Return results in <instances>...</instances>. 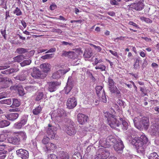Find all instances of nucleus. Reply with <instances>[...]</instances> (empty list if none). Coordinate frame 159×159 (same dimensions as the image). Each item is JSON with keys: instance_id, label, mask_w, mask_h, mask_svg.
Listing matches in <instances>:
<instances>
[{"instance_id": "obj_1", "label": "nucleus", "mask_w": 159, "mask_h": 159, "mask_svg": "<svg viewBox=\"0 0 159 159\" xmlns=\"http://www.w3.org/2000/svg\"><path fill=\"white\" fill-rule=\"evenodd\" d=\"M104 116L107 118L108 124L111 128H115L119 127L121 125V122L123 126V129L125 130L127 129L128 126L127 123L119 116H116L108 111L104 113Z\"/></svg>"}, {"instance_id": "obj_2", "label": "nucleus", "mask_w": 159, "mask_h": 159, "mask_svg": "<svg viewBox=\"0 0 159 159\" xmlns=\"http://www.w3.org/2000/svg\"><path fill=\"white\" fill-rule=\"evenodd\" d=\"M133 122L135 126L140 130H147L150 125L149 118L146 116L140 117L138 116L134 118Z\"/></svg>"}, {"instance_id": "obj_3", "label": "nucleus", "mask_w": 159, "mask_h": 159, "mask_svg": "<svg viewBox=\"0 0 159 159\" xmlns=\"http://www.w3.org/2000/svg\"><path fill=\"white\" fill-rule=\"evenodd\" d=\"M75 125V124L74 122L71 120L66 119L64 127L66 132L69 135L73 136L76 134V131Z\"/></svg>"}, {"instance_id": "obj_4", "label": "nucleus", "mask_w": 159, "mask_h": 159, "mask_svg": "<svg viewBox=\"0 0 159 159\" xmlns=\"http://www.w3.org/2000/svg\"><path fill=\"white\" fill-rule=\"evenodd\" d=\"M110 155L108 150L105 148L99 149L95 157V159H106Z\"/></svg>"}, {"instance_id": "obj_5", "label": "nucleus", "mask_w": 159, "mask_h": 159, "mask_svg": "<svg viewBox=\"0 0 159 159\" xmlns=\"http://www.w3.org/2000/svg\"><path fill=\"white\" fill-rule=\"evenodd\" d=\"M144 1H140L137 2L131 3L129 5V8L136 11H141L144 7Z\"/></svg>"}, {"instance_id": "obj_6", "label": "nucleus", "mask_w": 159, "mask_h": 159, "mask_svg": "<svg viewBox=\"0 0 159 159\" xmlns=\"http://www.w3.org/2000/svg\"><path fill=\"white\" fill-rule=\"evenodd\" d=\"M16 153L18 157L22 159H28L29 157L28 152L25 149L21 148L16 151Z\"/></svg>"}, {"instance_id": "obj_7", "label": "nucleus", "mask_w": 159, "mask_h": 159, "mask_svg": "<svg viewBox=\"0 0 159 159\" xmlns=\"http://www.w3.org/2000/svg\"><path fill=\"white\" fill-rule=\"evenodd\" d=\"M57 148L56 144L49 142L43 148V150L46 153H48L51 151H54Z\"/></svg>"}, {"instance_id": "obj_8", "label": "nucleus", "mask_w": 159, "mask_h": 159, "mask_svg": "<svg viewBox=\"0 0 159 159\" xmlns=\"http://www.w3.org/2000/svg\"><path fill=\"white\" fill-rule=\"evenodd\" d=\"M77 102L75 98H69L66 102V106L69 109H72L76 107Z\"/></svg>"}, {"instance_id": "obj_9", "label": "nucleus", "mask_w": 159, "mask_h": 159, "mask_svg": "<svg viewBox=\"0 0 159 159\" xmlns=\"http://www.w3.org/2000/svg\"><path fill=\"white\" fill-rule=\"evenodd\" d=\"M148 138L144 134H142L140 137L139 138H135L132 141L133 144L134 142H136L138 143H141L142 144H146L148 142Z\"/></svg>"}, {"instance_id": "obj_10", "label": "nucleus", "mask_w": 159, "mask_h": 159, "mask_svg": "<svg viewBox=\"0 0 159 159\" xmlns=\"http://www.w3.org/2000/svg\"><path fill=\"white\" fill-rule=\"evenodd\" d=\"M48 126L49 128L47 130V133L51 139H54L56 134V128L50 124Z\"/></svg>"}, {"instance_id": "obj_11", "label": "nucleus", "mask_w": 159, "mask_h": 159, "mask_svg": "<svg viewBox=\"0 0 159 159\" xmlns=\"http://www.w3.org/2000/svg\"><path fill=\"white\" fill-rule=\"evenodd\" d=\"M61 84L60 82L58 81L51 82L48 83V90L51 92L55 91L57 87L59 86Z\"/></svg>"}, {"instance_id": "obj_12", "label": "nucleus", "mask_w": 159, "mask_h": 159, "mask_svg": "<svg viewBox=\"0 0 159 159\" xmlns=\"http://www.w3.org/2000/svg\"><path fill=\"white\" fill-rule=\"evenodd\" d=\"M77 120L80 124L84 125L87 120L88 116L82 113H79L77 116Z\"/></svg>"}, {"instance_id": "obj_13", "label": "nucleus", "mask_w": 159, "mask_h": 159, "mask_svg": "<svg viewBox=\"0 0 159 159\" xmlns=\"http://www.w3.org/2000/svg\"><path fill=\"white\" fill-rule=\"evenodd\" d=\"M74 82L71 78H68L66 86L64 88L65 93L68 94L71 91L73 86Z\"/></svg>"}, {"instance_id": "obj_14", "label": "nucleus", "mask_w": 159, "mask_h": 159, "mask_svg": "<svg viewBox=\"0 0 159 159\" xmlns=\"http://www.w3.org/2000/svg\"><path fill=\"white\" fill-rule=\"evenodd\" d=\"M31 75L32 77L35 79H43L44 78V77H43L41 71L36 68L33 69Z\"/></svg>"}, {"instance_id": "obj_15", "label": "nucleus", "mask_w": 159, "mask_h": 159, "mask_svg": "<svg viewBox=\"0 0 159 159\" xmlns=\"http://www.w3.org/2000/svg\"><path fill=\"white\" fill-rule=\"evenodd\" d=\"M14 133L16 134V135L17 137L20 142V141H25L26 140L27 136L26 133L24 131H20Z\"/></svg>"}, {"instance_id": "obj_16", "label": "nucleus", "mask_w": 159, "mask_h": 159, "mask_svg": "<svg viewBox=\"0 0 159 159\" xmlns=\"http://www.w3.org/2000/svg\"><path fill=\"white\" fill-rule=\"evenodd\" d=\"M134 144L136 146L138 152L144 154L145 149L144 144L138 143L136 142H134Z\"/></svg>"}, {"instance_id": "obj_17", "label": "nucleus", "mask_w": 159, "mask_h": 159, "mask_svg": "<svg viewBox=\"0 0 159 159\" xmlns=\"http://www.w3.org/2000/svg\"><path fill=\"white\" fill-rule=\"evenodd\" d=\"M7 140L9 143L13 144L18 145L20 143L19 140L16 135L9 137Z\"/></svg>"}, {"instance_id": "obj_18", "label": "nucleus", "mask_w": 159, "mask_h": 159, "mask_svg": "<svg viewBox=\"0 0 159 159\" xmlns=\"http://www.w3.org/2000/svg\"><path fill=\"white\" fill-rule=\"evenodd\" d=\"M114 148L116 151L122 150L124 148V145L123 142L120 140H118L117 143L114 144Z\"/></svg>"}, {"instance_id": "obj_19", "label": "nucleus", "mask_w": 159, "mask_h": 159, "mask_svg": "<svg viewBox=\"0 0 159 159\" xmlns=\"http://www.w3.org/2000/svg\"><path fill=\"white\" fill-rule=\"evenodd\" d=\"M5 116L8 120L14 121L18 118L19 114L17 113H10L6 115Z\"/></svg>"}, {"instance_id": "obj_20", "label": "nucleus", "mask_w": 159, "mask_h": 159, "mask_svg": "<svg viewBox=\"0 0 159 159\" xmlns=\"http://www.w3.org/2000/svg\"><path fill=\"white\" fill-rule=\"evenodd\" d=\"M99 145L103 148H106L110 147V143L107 140V139H102L99 141Z\"/></svg>"}, {"instance_id": "obj_21", "label": "nucleus", "mask_w": 159, "mask_h": 159, "mask_svg": "<svg viewBox=\"0 0 159 159\" xmlns=\"http://www.w3.org/2000/svg\"><path fill=\"white\" fill-rule=\"evenodd\" d=\"M50 64L47 63H45L41 64L40 66V67L43 71L45 73H47L50 70Z\"/></svg>"}, {"instance_id": "obj_22", "label": "nucleus", "mask_w": 159, "mask_h": 159, "mask_svg": "<svg viewBox=\"0 0 159 159\" xmlns=\"http://www.w3.org/2000/svg\"><path fill=\"white\" fill-rule=\"evenodd\" d=\"M69 156L68 153L64 151L59 152L58 159H69Z\"/></svg>"}, {"instance_id": "obj_23", "label": "nucleus", "mask_w": 159, "mask_h": 159, "mask_svg": "<svg viewBox=\"0 0 159 159\" xmlns=\"http://www.w3.org/2000/svg\"><path fill=\"white\" fill-rule=\"evenodd\" d=\"M11 82V80H9L7 78L2 77L0 76V82L6 83V84H7L5 85L3 88H6L8 87L9 86L8 84Z\"/></svg>"}, {"instance_id": "obj_24", "label": "nucleus", "mask_w": 159, "mask_h": 159, "mask_svg": "<svg viewBox=\"0 0 159 159\" xmlns=\"http://www.w3.org/2000/svg\"><path fill=\"white\" fill-rule=\"evenodd\" d=\"M107 140L109 143H110V146L111 145L114 144L115 143H116V139L111 136L107 137Z\"/></svg>"}, {"instance_id": "obj_25", "label": "nucleus", "mask_w": 159, "mask_h": 159, "mask_svg": "<svg viewBox=\"0 0 159 159\" xmlns=\"http://www.w3.org/2000/svg\"><path fill=\"white\" fill-rule=\"evenodd\" d=\"M20 105V102L16 99H12V103L11 107H19Z\"/></svg>"}, {"instance_id": "obj_26", "label": "nucleus", "mask_w": 159, "mask_h": 159, "mask_svg": "<svg viewBox=\"0 0 159 159\" xmlns=\"http://www.w3.org/2000/svg\"><path fill=\"white\" fill-rule=\"evenodd\" d=\"M10 122L8 120H3L0 121V127L3 128L9 126Z\"/></svg>"}, {"instance_id": "obj_27", "label": "nucleus", "mask_w": 159, "mask_h": 159, "mask_svg": "<svg viewBox=\"0 0 159 159\" xmlns=\"http://www.w3.org/2000/svg\"><path fill=\"white\" fill-rule=\"evenodd\" d=\"M42 110L41 107L40 105H39L33 110L32 112L34 115H37L41 112Z\"/></svg>"}, {"instance_id": "obj_28", "label": "nucleus", "mask_w": 159, "mask_h": 159, "mask_svg": "<svg viewBox=\"0 0 159 159\" xmlns=\"http://www.w3.org/2000/svg\"><path fill=\"white\" fill-rule=\"evenodd\" d=\"M24 58V56L23 55H21L15 57L13 59L15 62H19L22 61Z\"/></svg>"}, {"instance_id": "obj_29", "label": "nucleus", "mask_w": 159, "mask_h": 159, "mask_svg": "<svg viewBox=\"0 0 159 159\" xmlns=\"http://www.w3.org/2000/svg\"><path fill=\"white\" fill-rule=\"evenodd\" d=\"M61 70H58L53 74L52 78L54 79H59L61 77Z\"/></svg>"}, {"instance_id": "obj_30", "label": "nucleus", "mask_w": 159, "mask_h": 159, "mask_svg": "<svg viewBox=\"0 0 159 159\" xmlns=\"http://www.w3.org/2000/svg\"><path fill=\"white\" fill-rule=\"evenodd\" d=\"M135 61L134 65V67L135 69H137L139 67V62L141 60V58L139 57L136 58L135 59Z\"/></svg>"}, {"instance_id": "obj_31", "label": "nucleus", "mask_w": 159, "mask_h": 159, "mask_svg": "<svg viewBox=\"0 0 159 159\" xmlns=\"http://www.w3.org/2000/svg\"><path fill=\"white\" fill-rule=\"evenodd\" d=\"M92 53L88 50H86L85 51L83 54V56L85 58H90L92 55Z\"/></svg>"}, {"instance_id": "obj_32", "label": "nucleus", "mask_w": 159, "mask_h": 159, "mask_svg": "<svg viewBox=\"0 0 159 159\" xmlns=\"http://www.w3.org/2000/svg\"><path fill=\"white\" fill-rule=\"evenodd\" d=\"M102 87L100 86H97L95 88L98 97L101 95V93H102L103 90H102Z\"/></svg>"}, {"instance_id": "obj_33", "label": "nucleus", "mask_w": 159, "mask_h": 159, "mask_svg": "<svg viewBox=\"0 0 159 159\" xmlns=\"http://www.w3.org/2000/svg\"><path fill=\"white\" fill-rule=\"evenodd\" d=\"M99 100L102 102L104 103H106L107 102V98L105 95V93L104 91L103 90L101 96L99 98Z\"/></svg>"}, {"instance_id": "obj_34", "label": "nucleus", "mask_w": 159, "mask_h": 159, "mask_svg": "<svg viewBox=\"0 0 159 159\" xmlns=\"http://www.w3.org/2000/svg\"><path fill=\"white\" fill-rule=\"evenodd\" d=\"M44 94L42 92H39L37 94L35 100L39 101L43 99Z\"/></svg>"}, {"instance_id": "obj_35", "label": "nucleus", "mask_w": 159, "mask_h": 159, "mask_svg": "<svg viewBox=\"0 0 159 159\" xmlns=\"http://www.w3.org/2000/svg\"><path fill=\"white\" fill-rule=\"evenodd\" d=\"M49 138L46 136H45L42 140V143L45 146H46V145L49 143Z\"/></svg>"}, {"instance_id": "obj_36", "label": "nucleus", "mask_w": 159, "mask_h": 159, "mask_svg": "<svg viewBox=\"0 0 159 159\" xmlns=\"http://www.w3.org/2000/svg\"><path fill=\"white\" fill-rule=\"evenodd\" d=\"M148 158L149 159H159V156L156 152H153L150 154Z\"/></svg>"}, {"instance_id": "obj_37", "label": "nucleus", "mask_w": 159, "mask_h": 159, "mask_svg": "<svg viewBox=\"0 0 159 159\" xmlns=\"http://www.w3.org/2000/svg\"><path fill=\"white\" fill-rule=\"evenodd\" d=\"M82 157L79 152H75L72 156L71 159H82Z\"/></svg>"}, {"instance_id": "obj_38", "label": "nucleus", "mask_w": 159, "mask_h": 159, "mask_svg": "<svg viewBox=\"0 0 159 159\" xmlns=\"http://www.w3.org/2000/svg\"><path fill=\"white\" fill-rule=\"evenodd\" d=\"M13 13L17 16H19L22 14V12L20 9L16 7L13 11Z\"/></svg>"}, {"instance_id": "obj_39", "label": "nucleus", "mask_w": 159, "mask_h": 159, "mask_svg": "<svg viewBox=\"0 0 159 159\" xmlns=\"http://www.w3.org/2000/svg\"><path fill=\"white\" fill-rule=\"evenodd\" d=\"M17 90L18 94L20 96H22L25 94L24 89L21 86H20L17 88Z\"/></svg>"}, {"instance_id": "obj_40", "label": "nucleus", "mask_w": 159, "mask_h": 159, "mask_svg": "<svg viewBox=\"0 0 159 159\" xmlns=\"http://www.w3.org/2000/svg\"><path fill=\"white\" fill-rule=\"evenodd\" d=\"M140 19L142 21H143L147 23H151L152 22V21L149 18H146L144 16L140 17Z\"/></svg>"}, {"instance_id": "obj_41", "label": "nucleus", "mask_w": 159, "mask_h": 159, "mask_svg": "<svg viewBox=\"0 0 159 159\" xmlns=\"http://www.w3.org/2000/svg\"><path fill=\"white\" fill-rule=\"evenodd\" d=\"M95 69L96 70L100 69L101 71H103L105 70L106 67L105 65L101 64L98 66H96Z\"/></svg>"}, {"instance_id": "obj_42", "label": "nucleus", "mask_w": 159, "mask_h": 159, "mask_svg": "<svg viewBox=\"0 0 159 159\" xmlns=\"http://www.w3.org/2000/svg\"><path fill=\"white\" fill-rule=\"evenodd\" d=\"M31 63V61L30 60H25L22 62L20 63L21 66H24L26 65H30Z\"/></svg>"}, {"instance_id": "obj_43", "label": "nucleus", "mask_w": 159, "mask_h": 159, "mask_svg": "<svg viewBox=\"0 0 159 159\" xmlns=\"http://www.w3.org/2000/svg\"><path fill=\"white\" fill-rule=\"evenodd\" d=\"M51 32H52L56 33L58 34H60L62 33V30L59 29H56L54 28H51Z\"/></svg>"}, {"instance_id": "obj_44", "label": "nucleus", "mask_w": 159, "mask_h": 159, "mask_svg": "<svg viewBox=\"0 0 159 159\" xmlns=\"http://www.w3.org/2000/svg\"><path fill=\"white\" fill-rule=\"evenodd\" d=\"M2 103L6 104L7 105H10L11 103V98H9L6 100H4L1 101Z\"/></svg>"}, {"instance_id": "obj_45", "label": "nucleus", "mask_w": 159, "mask_h": 159, "mask_svg": "<svg viewBox=\"0 0 159 159\" xmlns=\"http://www.w3.org/2000/svg\"><path fill=\"white\" fill-rule=\"evenodd\" d=\"M16 51L19 54H22L26 52V50L24 48H20L17 49Z\"/></svg>"}, {"instance_id": "obj_46", "label": "nucleus", "mask_w": 159, "mask_h": 159, "mask_svg": "<svg viewBox=\"0 0 159 159\" xmlns=\"http://www.w3.org/2000/svg\"><path fill=\"white\" fill-rule=\"evenodd\" d=\"M22 125L19 122L16 123L14 125V127L15 129H20L22 127Z\"/></svg>"}, {"instance_id": "obj_47", "label": "nucleus", "mask_w": 159, "mask_h": 159, "mask_svg": "<svg viewBox=\"0 0 159 159\" xmlns=\"http://www.w3.org/2000/svg\"><path fill=\"white\" fill-rule=\"evenodd\" d=\"M52 55V54H47L44 56H42L41 58L43 59H48L53 57V56Z\"/></svg>"}, {"instance_id": "obj_48", "label": "nucleus", "mask_w": 159, "mask_h": 159, "mask_svg": "<svg viewBox=\"0 0 159 159\" xmlns=\"http://www.w3.org/2000/svg\"><path fill=\"white\" fill-rule=\"evenodd\" d=\"M48 159H58V157L56 155L51 154L48 155Z\"/></svg>"}, {"instance_id": "obj_49", "label": "nucleus", "mask_w": 159, "mask_h": 159, "mask_svg": "<svg viewBox=\"0 0 159 159\" xmlns=\"http://www.w3.org/2000/svg\"><path fill=\"white\" fill-rule=\"evenodd\" d=\"M108 84L109 87H110L111 86H112L114 85V81L110 77L108 78Z\"/></svg>"}, {"instance_id": "obj_50", "label": "nucleus", "mask_w": 159, "mask_h": 159, "mask_svg": "<svg viewBox=\"0 0 159 159\" xmlns=\"http://www.w3.org/2000/svg\"><path fill=\"white\" fill-rule=\"evenodd\" d=\"M117 88L116 86H115V85L111 86L110 87H109V89L110 91V92L113 93L115 91L116 89H117Z\"/></svg>"}, {"instance_id": "obj_51", "label": "nucleus", "mask_w": 159, "mask_h": 159, "mask_svg": "<svg viewBox=\"0 0 159 159\" xmlns=\"http://www.w3.org/2000/svg\"><path fill=\"white\" fill-rule=\"evenodd\" d=\"M1 33L5 39L6 40L7 39V35L6 32V30L4 29V30L2 29L1 30Z\"/></svg>"}, {"instance_id": "obj_52", "label": "nucleus", "mask_w": 159, "mask_h": 159, "mask_svg": "<svg viewBox=\"0 0 159 159\" xmlns=\"http://www.w3.org/2000/svg\"><path fill=\"white\" fill-rule=\"evenodd\" d=\"M75 53L74 52L72 51H69L68 57L71 59L75 57Z\"/></svg>"}, {"instance_id": "obj_53", "label": "nucleus", "mask_w": 159, "mask_h": 159, "mask_svg": "<svg viewBox=\"0 0 159 159\" xmlns=\"http://www.w3.org/2000/svg\"><path fill=\"white\" fill-rule=\"evenodd\" d=\"M16 71V70L13 68H10L6 70V74H10Z\"/></svg>"}, {"instance_id": "obj_54", "label": "nucleus", "mask_w": 159, "mask_h": 159, "mask_svg": "<svg viewBox=\"0 0 159 159\" xmlns=\"http://www.w3.org/2000/svg\"><path fill=\"white\" fill-rule=\"evenodd\" d=\"M84 21V20L83 19L79 20H71L70 21V22L71 23H73L74 22L78 23L80 24H82Z\"/></svg>"}, {"instance_id": "obj_55", "label": "nucleus", "mask_w": 159, "mask_h": 159, "mask_svg": "<svg viewBox=\"0 0 159 159\" xmlns=\"http://www.w3.org/2000/svg\"><path fill=\"white\" fill-rule=\"evenodd\" d=\"M117 103L120 106L124 107L125 102L120 99H119L117 101Z\"/></svg>"}, {"instance_id": "obj_56", "label": "nucleus", "mask_w": 159, "mask_h": 159, "mask_svg": "<svg viewBox=\"0 0 159 159\" xmlns=\"http://www.w3.org/2000/svg\"><path fill=\"white\" fill-rule=\"evenodd\" d=\"M16 77L18 78V79H18L19 80L21 81L24 80L26 79V76L25 75L23 74L21 75H20L19 76Z\"/></svg>"}, {"instance_id": "obj_57", "label": "nucleus", "mask_w": 159, "mask_h": 159, "mask_svg": "<svg viewBox=\"0 0 159 159\" xmlns=\"http://www.w3.org/2000/svg\"><path fill=\"white\" fill-rule=\"evenodd\" d=\"M113 93H115L116 94V95L118 97V98H120L121 96V94L119 90L117 89Z\"/></svg>"}, {"instance_id": "obj_58", "label": "nucleus", "mask_w": 159, "mask_h": 159, "mask_svg": "<svg viewBox=\"0 0 159 159\" xmlns=\"http://www.w3.org/2000/svg\"><path fill=\"white\" fill-rule=\"evenodd\" d=\"M57 7V6L55 3H53L51 4L49 7V9L51 10H53L55 9Z\"/></svg>"}, {"instance_id": "obj_59", "label": "nucleus", "mask_w": 159, "mask_h": 159, "mask_svg": "<svg viewBox=\"0 0 159 159\" xmlns=\"http://www.w3.org/2000/svg\"><path fill=\"white\" fill-rule=\"evenodd\" d=\"M109 51L110 52L112 55H114L116 57H118V53L116 52L113 51L111 50H109Z\"/></svg>"}, {"instance_id": "obj_60", "label": "nucleus", "mask_w": 159, "mask_h": 159, "mask_svg": "<svg viewBox=\"0 0 159 159\" xmlns=\"http://www.w3.org/2000/svg\"><path fill=\"white\" fill-rule=\"evenodd\" d=\"M140 91H141L142 93L143 94V96L147 95V93H146V90L145 89L142 88V87H140Z\"/></svg>"}, {"instance_id": "obj_61", "label": "nucleus", "mask_w": 159, "mask_h": 159, "mask_svg": "<svg viewBox=\"0 0 159 159\" xmlns=\"http://www.w3.org/2000/svg\"><path fill=\"white\" fill-rule=\"evenodd\" d=\"M7 148V146L5 144H3L0 145V151H2Z\"/></svg>"}, {"instance_id": "obj_62", "label": "nucleus", "mask_w": 159, "mask_h": 159, "mask_svg": "<svg viewBox=\"0 0 159 159\" xmlns=\"http://www.w3.org/2000/svg\"><path fill=\"white\" fill-rule=\"evenodd\" d=\"M27 121V119H22L21 120L20 122V124L22 125L23 126L25 125L26 124Z\"/></svg>"}, {"instance_id": "obj_63", "label": "nucleus", "mask_w": 159, "mask_h": 159, "mask_svg": "<svg viewBox=\"0 0 159 159\" xmlns=\"http://www.w3.org/2000/svg\"><path fill=\"white\" fill-rule=\"evenodd\" d=\"M69 54V52H66L63 51L61 54L62 56H65L66 57H68V54Z\"/></svg>"}, {"instance_id": "obj_64", "label": "nucleus", "mask_w": 159, "mask_h": 159, "mask_svg": "<svg viewBox=\"0 0 159 159\" xmlns=\"http://www.w3.org/2000/svg\"><path fill=\"white\" fill-rule=\"evenodd\" d=\"M56 49L54 48H51L50 49H49L48 51L46 52V53H47L48 52H53L56 51Z\"/></svg>"}]
</instances>
